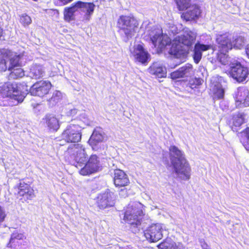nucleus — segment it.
Masks as SVG:
<instances>
[{
    "instance_id": "5",
    "label": "nucleus",
    "mask_w": 249,
    "mask_h": 249,
    "mask_svg": "<svg viewBox=\"0 0 249 249\" xmlns=\"http://www.w3.org/2000/svg\"><path fill=\"white\" fill-rule=\"evenodd\" d=\"M149 36L157 52H161L167 46L170 45L171 39L166 34H163L160 28H154L149 33Z\"/></svg>"
},
{
    "instance_id": "18",
    "label": "nucleus",
    "mask_w": 249,
    "mask_h": 249,
    "mask_svg": "<svg viewBox=\"0 0 249 249\" xmlns=\"http://www.w3.org/2000/svg\"><path fill=\"white\" fill-rule=\"evenodd\" d=\"M235 105L238 107L249 106V91L245 88H239L235 95Z\"/></svg>"
},
{
    "instance_id": "45",
    "label": "nucleus",
    "mask_w": 249,
    "mask_h": 249,
    "mask_svg": "<svg viewBox=\"0 0 249 249\" xmlns=\"http://www.w3.org/2000/svg\"><path fill=\"white\" fill-rule=\"evenodd\" d=\"M77 113V110L75 108L71 109L68 112V115L69 116H74Z\"/></svg>"
},
{
    "instance_id": "19",
    "label": "nucleus",
    "mask_w": 249,
    "mask_h": 249,
    "mask_svg": "<svg viewBox=\"0 0 249 249\" xmlns=\"http://www.w3.org/2000/svg\"><path fill=\"white\" fill-rule=\"evenodd\" d=\"M131 53L134 59L142 63L146 62L149 54L141 44H137L134 46L133 50H130Z\"/></svg>"
},
{
    "instance_id": "16",
    "label": "nucleus",
    "mask_w": 249,
    "mask_h": 249,
    "mask_svg": "<svg viewBox=\"0 0 249 249\" xmlns=\"http://www.w3.org/2000/svg\"><path fill=\"white\" fill-rule=\"evenodd\" d=\"M14 192L18 196H23L27 200H31L35 197L34 190L30 185L20 181L14 187Z\"/></svg>"
},
{
    "instance_id": "30",
    "label": "nucleus",
    "mask_w": 249,
    "mask_h": 249,
    "mask_svg": "<svg viewBox=\"0 0 249 249\" xmlns=\"http://www.w3.org/2000/svg\"><path fill=\"white\" fill-rule=\"evenodd\" d=\"M210 90L213 94V98L220 99L224 97V90L219 83H212Z\"/></svg>"
},
{
    "instance_id": "12",
    "label": "nucleus",
    "mask_w": 249,
    "mask_h": 249,
    "mask_svg": "<svg viewBox=\"0 0 249 249\" xmlns=\"http://www.w3.org/2000/svg\"><path fill=\"white\" fill-rule=\"evenodd\" d=\"M177 177L183 180H188L191 178V168L187 160L172 165Z\"/></svg>"
},
{
    "instance_id": "38",
    "label": "nucleus",
    "mask_w": 249,
    "mask_h": 249,
    "mask_svg": "<svg viewBox=\"0 0 249 249\" xmlns=\"http://www.w3.org/2000/svg\"><path fill=\"white\" fill-rule=\"evenodd\" d=\"M62 98V93L59 91H55L53 94L52 97L50 99V101L51 102L53 103H57Z\"/></svg>"
},
{
    "instance_id": "28",
    "label": "nucleus",
    "mask_w": 249,
    "mask_h": 249,
    "mask_svg": "<svg viewBox=\"0 0 249 249\" xmlns=\"http://www.w3.org/2000/svg\"><path fill=\"white\" fill-rule=\"evenodd\" d=\"M189 7V9L186 12L182 15L184 19L187 21H189L198 18L201 13L199 8L196 5H193Z\"/></svg>"
},
{
    "instance_id": "1",
    "label": "nucleus",
    "mask_w": 249,
    "mask_h": 249,
    "mask_svg": "<svg viewBox=\"0 0 249 249\" xmlns=\"http://www.w3.org/2000/svg\"><path fill=\"white\" fill-rule=\"evenodd\" d=\"M196 37V33L190 30H185L183 34L176 37L173 40L169 53L176 57L184 54L192 47Z\"/></svg>"
},
{
    "instance_id": "27",
    "label": "nucleus",
    "mask_w": 249,
    "mask_h": 249,
    "mask_svg": "<svg viewBox=\"0 0 249 249\" xmlns=\"http://www.w3.org/2000/svg\"><path fill=\"white\" fill-rule=\"evenodd\" d=\"M44 74L45 70L42 65L34 64L31 67L29 75L32 78L39 79L43 77Z\"/></svg>"
},
{
    "instance_id": "49",
    "label": "nucleus",
    "mask_w": 249,
    "mask_h": 249,
    "mask_svg": "<svg viewBox=\"0 0 249 249\" xmlns=\"http://www.w3.org/2000/svg\"><path fill=\"white\" fill-rule=\"evenodd\" d=\"M210 249V248H209V249Z\"/></svg>"
},
{
    "instance_id": "14",
    "label": "nucleus",
    "mask_w": 249,
    "mask_h": 249,
    "mask_svg": "<svg viewBox=\"0 0 249 249\" xmlns=\"http://www.w3.org/2000/svg\"><path fill=\"white\" fill-rule=\"evenodd\" d=\"M52 86L48 81L41 80L36 82L30 89V93L33 96L42 97L47 95Z\"/></svg>"
},
{
    "instance_id": "11",
    "label": "nucleus",
    "mask_w": 249,
    "mask_h": 249,
    "mask_svg": "<svg viewBox=\"0 0 249 249\" xmlns=\"http://www.w3.org/2000/svg\"><path fill=\"white\" fill-rule=\"evenodd\" d=\"M84 165L79 171L81 175L87 176L96 173L100 168L99 158L96 155H92Z\"/></svg>"
},
{
    "instance_id": "26",
    "label": "nucleus",
    "mask_w": 249,
    "mask_h": 249,
    "mask_svg": "<svg viewBox=\"0 0 249 249\" xmlns=\"http://www.w3.org/2000/svg\"><path fill=\"white\" fill-rule=\"evenodd\" d=\"M104 139L102 131L100 128L95 129L90 139L89 140V144L93 150L96 149V146L101 142Z\"/></svg>"
},
{
    "instance_id": "24",
    "label": "nucleus",
    "mask_w": 249,
    "mask_h": 249,
    "mask_svg": "<svg viewBox=\"0 0 249 249\" xmlns=\"http://www.w3.org/2000/svg\"><path fill=\"white\" fill-rule=\"evenodd\" d=\"M169 151L170 160L172 165L187 160L184 153L176 146H171Z\"/></svg>"
},
{
    "instance_id": "10",
    "label": "nucleus",
    "mask_w": 249,
    "mask_h": 249,
    "mask_svg": "<svg viewBox=\"0 0 249 249\" xmlns=\"http://www.w3.org/2000/svg\"><path fill=\"white\" fill-rule=\"evenodd\" d=\"M74 13L80 11L85 13L83 18V20L88 21L90 20L91 16L92 15L95 8V5L93 3L84 2L78 1L77 2L72 4L71 7H69Z\"/></svg>"
},
{
    "instance_id": "34",
    "label": "nucleus",
    "mask_w": 249,
    "mask_h": 249,
    "mask_svg": "<svg viewBox=\"0 0 249 249\" xmlns=\"http://www.w3.org/2000/svg\"><path fill=\"white\" fill-rule=\"evenodd\" d=\"M76 121L78 122L77 124H81V126H83L82 128L84 127V125H89L90 124V121L85 112L81 113L76 119Z\"/></svg>"
},
{
    "instance_id": "44",
    "label": "nucleus",
    "mask_w": 249,
    "mask_h": 249,
    "mask_svg": "<svg viewBox=\"0 0 249 249\" xmlns=\"http://www.w3.org/2000/svg\"><path fill=\"white\" fill-rule=\"evenodd\" d=\"M6 216V214L4 209L0 206V223L2 222Z\"/></svg>"
},
{
    "instance_id": "37",
    "label": "nucleus",
    "mask_w": 249,
    "mask_h": 249,
    "mask_svg": "<svg viewBox=\"0 0 249 249\" xmlns=\"http://www.w3.org/2000/svg\"><path fill=\"white\" fill-rule=\"evenodd\" d=\"M19 21L24 27L29 25L32 22L31 18L26 14L22 15L20 17Z\"/></svg>"
},
{
    "instance_id": "40",
    "label": "nucleus",
    "mask_w": 249,
    "mask_h": 249,
    "mask_svg": "<svg viewBox=\"0 0 249 249\" xmlns=\"http://www.w3.org/2000/svg\"><path fill=\"white\" fill-rule=\"evenodd\" d=\"M24 237V236L23 234L22 233H18V232H13L12 235H11V239H10V242H12V241L14 240V239H18V240H21V239H23Z\"/></svg>"
},
{
    "instance_id": "20",
    "label": "nucleus",
    "mask_w": 249,
    "mask_h": 249,
    "mask_svg": "<svg viewBox=\"0 0 249 249\" xmlns=\"http://www.w3.org/2000/svg\"><path fill=\"white\" fill-rule=\"evenodd\" d=\"M193 73V66L190 64H186L170 73V77L173 80L190 77Z\"/></svg>"
},
{
    "instance_id": "2",
    "label": "nucleus",
    "mask_w": 249,
    "mask_h": 249,
    "mask_svg": "<svg viewBox=\"0 0 249 249\" xmlns=\"http://www.w3.org/2000/svg\"><path fill=\"white\" fill-rule=\"evenodd\" d=\"M0 91L3 97L15 100V105L21 103L27 94L28 87L26 83H7L2 85Z\"/></svg>"
},
{
    "instance_id": "25",
    "label": "nucleus",
    "mask_w": 249,
    "mask_h": 249,
    "mask_svg": "<svg viewBox=\"0 0 249 249\" xmlns=\"http://www.w3.org/2000/svg\"><path fill=\"white\" fill-rule=\"evenodd\" d=\"M149 72L159 78L164 77L166 74V70L163 64L159 62H154L148 69Z\"/></svg>"
},
{
    "instance_id": "41",
    "label": "nucleus",
    "mask_w": 249,
    "mask_h": 249,
    "mask_svg": "<svg viewBox=\"0 0 249 249\" xmlns=\"http://www.w3.org/2000/svg\"><path fill=\"white\" fill-rule=\"evenodd\" d=\"M247 139V143L244 145L245 148L249 151V127H247L243 131Z\"/></svg>"
},
{
    "instance_id": "42",
    "label": "nucleus",
    "mask_w": 249,
    "mask_h": 249,
    "mask_svg": "<svg viewBox=\"0 0 249 249\" xmlns=\"http://www.w3.org/2000/svg\"><path fill=\"white\" fill-rule=\"evenodd\" d=\"M194 84H195L196 85L198 86L201 84V80L200 79H195V80H193L191 81L190 83V87L192 89H194L196 87V86H194Z\"/></svg>"
},
{
    "instance_id": "33",
    "label": "nucleus",
    "mask_w": 249,
    "mask_h": 249,
    "mask_svg": "<svg viewBox=\"0 0 249 249\" xmlns=\"http://www.w3.org/2000/svg\"><path fill=\"white\" fill-rule=\"evenodd\" d=\"M76 14L69 7H65L64 10V18L65 21L70 22L75 20Z\"/></svg>"
},
{
    "instance_id": "21",
    "label": "nucleus",
    "mask_w": 249,
    "mask_h": 249,
    "mask_svg": "<svg viewBox=\"0 0 249 249\" xmlns=\"http://www.w3.org/2000/svg\"><path fill=\"white\" fill-rule=\"evenodd\" d=\"M114 184L116 187H124L127 185L129 181L126 174L120 169L114 171Z\"/></svg>"
},
{
    "instance_id": "17",
    "label": "nucleus",
    "mask_w": 249,
    "mask_h": 249,
    "mask_svg": "<svg viewBox=\"0 0 249 249\" xmlns=\"http://www.w3.org/2000/svg\"><path fill=\"white\" fill-rule=\"evenodd\" d=\"M231 39V35L228 33L217 34L216 36V42L219 51L228 52L231 50L232 48Z\"/></svg>"
},
{
    "instance_id": "31",
    "label": "nucleus",
    "mask_w": 249,
    "mask_h": 249,
    "mask_svg": "<svg viewBox=\"0 0 249 249\" xmlns=\"http://www.w3.org/2000/svg\"><path fill=\"white\" fill-rule=\"evenodd\" d=\"M219 52L220 53L217 55V59L218 61L223 65H228L231 67L233 63L231 61V58L226 54L227 52Z\"/></svg>"
},
{
    "instance_id": "47",
    "label": "nucleus",
    "mask_w": 249,
    "mask_h": 249,
    "mask_svg": "<svg viewBox=\"0 0 249 249\" xmlns=\"http://www.w3.org/2000/svg\"><path fill=\"white\" fill-rule=\"evenodd\" d=\"M72 0H59V1H60V2L61 3V4L62 5H65V4H67V3L71 2Z\"/></svg>"
},
{
    "instance_id": "3",
    "label": "nucleus",
    "mask_w": 249,
    "mask_h": 249,
    "mask_svg": "<svg viewBox=\"0 0 249 249\" xmlns=\"http://www.w3.org/2000/svg\"><path fill=\"white\" fill-rule=\"evenodd\" d=\"M23 56V55L17 54L10 50L0 49V71L20 66Z\"/></svg>"
},
{
    "instance_id": "32",
    "label": "nucleus",
    "mask_w": 249,
    "mask_h": 249,
    "mask_svg": "<svg viewBox=\"0 0 249 249\" xmlns=\"http://www.w3.org/2000/svg\"><path fill=\"white\" fill-rule=\"evenodd\" d=\"M11 71L9 76L11 78L17 79L22 77L24 75V71L22 68L19 67L13 68L12 70H8Z\"/></svg>"
},
{
    "instance_id": "7",
    "label": "nucleus",
    "mask_w": 249,
    "mask_h": 249,
    "mask_svg": "<svg viewBox=\"0 0 249 249\" xmlns=\"http://www.w3.org/2000/svg\"><path fill=\"white\" fill-rule=\"evenodd\" d=\"M167 232L166 227L161 223L153 224L144 231L146 239L150 242H156L160 240Z\"/></svg>"
},
{
    "instance_id": "46",
    "label": "nucleus",
    "mask_w": 249,
    "mask_h": 249,
    "mask_svg": "<svg viewBox=\"0 0 249 249\" xmlns=\"http://www.w3.org/2000/svg\"><path fill=\"white\" fill-rule=\"evenodd\" d=\"M126 190L125 189H122L120 192V195L123 196H126Z\"/></svg>"
},
{
    "instance_id": "9",
    "label": "nucleus",
    "mask_w": 249,
    "mask_h": 249,
    "mask_svg": "<svg viewBox=\"0 0 249 249\" xmlns=\"http://www.w3.org/2000/svg\"><path fill=\"white\" fill-rule=\"evenodd\" d=\"M140 203L129 206L124 213V220L134 227L139 225L141 224L140 217L142 213Z\"/></svg>"
},
{
    "instance_id": "8",
    "label": "nucleus",
    "mask_w": 249,
    "mask_h": 249,
    "mask_svg": "<svg viewBox=\"0 0 249 249\" xmlns=\"http://www.w3.org/2000/svg\"><path fill=\"white\" fill-rule=\"evenodd\" d=\"M81 124H70L61 134L62 139L67 142H77L81 139Z\"/></svg>"
},
{
    "instance_id": "15",
    "label": "nucleus",
    "mask_w": 249,
    "mask_h": 249,
    "mask_svg": "<svg viewBox=\"0 0 249 249\" xmlns=\"http://www.w3.org/2000/svg\"><path fill=\"white\" fill-rule=\"evenodd\" d=\"M230 75L237 82H241L246 80L249 72L247 68L239 63H232L229 71Z\"/></svg>"
},
{
    "instance_id": "13",
    "label": "nucleus",
    "mask_w": 249,
    "mask_h": 249,
    "mask_svg": "<svg viewBox=\"0 0 249 249\" xmlns=\"http://www.w3.org/2000/svg\"><path fill=\"white\" fill-rule=\"evenodd\" d=\"M115 203V195L109 191L99 194L96 198V205L101 210L112 207L114 206Z\"/></svg>"
},
{
    "instance_id": "48",
    "label": "nucleus",
    "mask_w": 249,
    "mask_h": 249,
    "mask_svg": "<svg viewBox=\"0 0 249 249\" xmlns=\"http://www.w3.org/2000/svg\"><path fill=\"white\" fill-rule=\"evenodd\" d=\"M246 52L247 53V55L248 56L249 58V44L247 45L246 48Z\"/></svg>"
},
{
    "instance_id": "35",
    "label": "nucleus",
    "mask_w": 249,
    "mask_h": 249,
    "mask_svg": "<svg viewBox=\"0 0 249 249\" xmlns=\"http://www.w3.org/2000/svg\"><path fill=\"white\" fill-rule=\"evenodd\" d=\"M179 10H184L190 6V0H175Z\"/></svg>"
},
{
    "instance_id": "43",
    "label": "nucleus",
    "mask_w": 249,
    "mask_h": 249,
    "mask_svg": "<svg viewBox=\"0 0 249 249\" xmlns=\"http://www.w3.org/2000/svg\"><path fill=\"white\" fill-rule=\"evenodd\" d=\"M199 243L202 249H208L210 248L209 246L206 243L204 239H200L199 240Z\"/></svg>"
},
{
    "instance_id": "23",
    "label": "nucleus",
    "mask_w": 249,
    "mask_h": 249,
    "mask_svg": "<svg viewBox=\"0 0 249 249\" xmlns=\"http://www.w3.org/2000/svg\"><path fill=\"white\" fill-rule=\"evenodd\" d=\"M210 49H213L211 44H203L197 42L194 47L193 58L196 63L197 64L202 58V52Z\"/></svg>"
},
{
    "instance_id": "36",
    "label": "nucleus",
    "mask_w": 249,
    "mask_h": 249,
    "mask_svg": "<svg viewBox=\"0 0 249 249\" xmlns=\"http://www.w3.org/2000/svg\"><path fill=\"white\" fill-rule=\"evenodd\" d=\"M245 44L244 39L242 36H239L232 43V47L240 49Z\"/></svg>"
},
{
    "instance_id": "4",
    "label": "nucleus",
    "mask_w": 249,
    "mask_h": 249,
    "mask_svg": "<svg viewBox=\"0 0 249 249\" xmlns=\"http://www.w3.org/2000/svg\"><path fill=\"white\" fill-rule=\"evenodd\" d=\"M139 23L133 16H121L118 20V26L122 34H124L127 39L132 38L136 33Z\"/></svg>"
},
{
    "instance_id": "6",
    "label": "nucleus",
    "mask_w": 249,
    "mask_h": 249,
    "mask_svg": "<svg viewBox=\"0 0 249 249\" xmlns=\"http://www.w3.org/2000/svg\"><path fill=\"white\" fill-rule=\"evenodd\" d=\"M65 154L70 156L71 159L76 162V167L78 168L82 167L88 159L85 148L80 144L70 145Z\"/></svg>"
},
{
    "instance_id": "39",
    "label": "nucleus",
    "mask_w": 249,
    "mask_h": 249,
    "mask_svg": "<svg viewBox=\"0 0 249 249\" xmlns=\"http://www.w3.org/2000/svg\"><path fill=\"white\" fill-rule=\"evenodd\" d=\"M244 123V119L241 115L235 117L233 124L236 126H239Z\"/></svg>"
},
{
    "instance_id": "29",
    "label": "nucleus",
    "mask_w": 249,
    "mask_h": 249,
    "mask_svg": "<svg viewBox=\"0 0 249 249\" xmlns=\"http://www.w3.org/2000/svg\"><path fill=\"white\" fill-rule=\"evenodd\" d=\"M159 249H184L183 245L180 243L177 244L170 239H166L159 246Z\"/></svg>"
},
{
    "instance_id": "22",
    "label": "nucleus",
    "mask_w": 249,
    "mask_h": 249,
    "mask_svg": "<svg viewBox=\"0 0 249 249\" xmlns=\"http://www.w3.org/2000/svg\"><path fill=\"white\" fill-rule=\"evenodd\" d=\"M44 124L51 131H57L60 126L58 118L53 114H47L43 119Z\"/></svg>"
}]
</instances>
